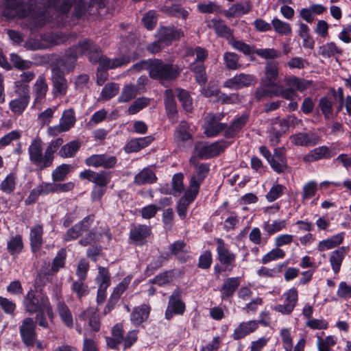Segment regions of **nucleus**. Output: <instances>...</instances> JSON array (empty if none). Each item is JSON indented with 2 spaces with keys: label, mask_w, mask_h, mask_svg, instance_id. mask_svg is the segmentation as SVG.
Segmentation results:
<instances>
[{
  "label": "nucleus",
  "mask_w": 351,
  "mask_h": 351,
  "mask_svg": "<svg viewBox=\"0 0 351 351\" xmlns=\"http://www.w3.org/2000/svg\"><path fill=\"white\" fill-rule=\"evenodd\" d=\"M93 221V216H88L85 217L80 223L75 224L73 227L69 228L64 236L65 241H70L76 239L78 237L82 234L90 226Z\"/></svg>",
  "instance_id": "f3484780"
},
{
  "label": "nucleus",
  "mask_w": 351,
  "mask_h": 351,
  "mask_svg": "<svg viewBox=\"0 0 351 351\" xmlns=\"http://www.w3.org/2000/svg\"><path fill=\"white\" fill-rule=\"evenodd\" d=\"M286 187L282 184H276L274 185L266 195V199L269 202H272L279 198L283 193Z\"/></svg>",
  "instance_id": "774afa93"
},
{
  "label": "nucleus",
  "mask_w": 351,
  "mask_h": 351,
  "mask_svg": "<svg viewBox=\"0 0 351 351\" xmlns=\"http://www.w3.org/2000/svg\"><path fill=\"white\" fill-rule=\"evenodd\" d=\"M57 107L48 108L38 115V121L42 125H49L53 119Z\"/></svg>",
  "instance_id": "338daca9"
},
{
  "label": "nucleus",
  "mask_w": 351,
  "mask_h": 351,
  "mask_svg": "<svg viewBox=\"0 0 351 351\" xmlns=\"http://www.w3.org/2000/svg\"><path fill=\"white\" fill-rule=\"evenodd\" d=\"M150 308L147 304H142L134 308L130 319L134 325H140L148 318Z\"/></svg>",
  "instance_id": "72a5a7b5"
},
{
  "label": "nucleus",
  "mask_w": 351,
  "mask_h": 351,
  "mask_svg": "<svg viewBox=\"0 0 351 351\" xmlns=\"http://www.w3.org/2000/svg\"><path fill=\"white\" fill-rule=\"evenodd\" d=\"M87 51H88L89 59L92 62H98L100 64V67L106 69H114L121 66L128 64L131 60H134L137 58V56H134L132 58L121 57L110 60L102 56L100 49L89 40H84L79 43L77 46L69 49L66 52V57L69 60H74Z\"/></svg>",
  "instance_id": "f257e3e1"
},
{
  "label": "nucleus",
  "mask_w": 351,
  "mask_h": 351,
  "mask_svg": "<svg viewBox=\"0 0 351 351\" xmlns=\"http://www.w3.org/2000/svg\"><path fill=\"white\" fill-rule=\"evenodd\" d=\"M282 304H276L274 310L282 315H290L294 310L298 301V292L296 288L291 287L282 294Z\"/></svg>",
  "instance_id": "0eeeda50"
},
{
  "label": "nucleus",
  "mask_w": 351,
  "mask_h": 351,
  "mask_svg": "<svg viewBox=\"0 0 351 351\" xmlns=\"http://www.w3.org/2000/svg\"><path fill=\"white\" fill-rule=\"evenodd\" d=\"M278 74V64L276 62H269L265 66V77L262 80L266 82L275 83Z\"/></svg>",
  "instance_id": "5fc2aeb1"
},
{
  "label": "nucleus",
  "mask_w": 351,
  "mask_h": 351,
  "mask_svg": "<svg viewBox=\"0 0 351 351\" xmlns=\"http://www.w3.org/2000/svg\"><path fill=\"white\" fill-rule=\"evenodd\" d=\"M138 93V88L133 84L125 85L119 97L120 102H128L134 98Z\"/></svg>",
  "instance_id": "8fccbe9b"
},
{
  "label": "nucleus",
  "mask_w": 351,
  "mask_h": 351,
  "mask_svg": "<svg viewBox=\"0 0 351 351\" xmlns=\"http://www.w3.org/2000/svg\"><path fill=\"white\" fill-rule=\"evenodd\" d=\"M256 83V77L250 74L240 73L227 80L223 86L226 88L237 90L254 85Z\"/></svg>",
  "instance_id": "ddd939ff"
},
{
  "label": "nucleus",
  "mask_w": 351,
  "mask_h": 351,
  "mask_svg": "<svg viewBox=\"0 0 351 351\" xmlns=\"http://www.w3.org/2000/svg\"><path fill=\"white\" fill-rule=\"evenodd\" d=\"M258 327V322L250 320L241 322L234 330L232 338L239 340L254 332Z\"/></svg>",
  "instance_id": "393cba45"
},
{
  "label": "nucleus",
  "mask_w": 351,
  "mask_h": 351,
  "mask_svg": "<svg viewBox=\"0 0 351 351\" xmlns=\"http://www.w3.org/2000/svg\"><path fill=\"white\" fill-rule=\"evenodd\" d=\"M202 182V178H199L198 180L193 178L190 180L188 189L185 192L184 197L180 199L177 205V212L180 218H186L187 208L198 194L199 185Z\"/></svg>",
  "instance_id": "39448f33"
},
{
  "label": "nucleus",
  "mask_w": 351,
  "mask_h": 351,
  "mask_svg": "<svg viewBox=\"0 0 351 351\" xmlns=\"http://www.w3.org/2000/svg\"><path fill=\"white\" fill-rule=\"evenodd\" d=\"M271 28L278 35L291 36L292 34V28L291 25L277 17H274L271 21Z\"/></svg>",
  "instance_id": "c9c22d12"
},
{
  "label": "nucleus",
  "mask_w": 351,
  "mask_h": 351,
  "mask_svg": "<svg viewBox=\"0 0 351 351\" xmlns=\"http://www.w3.org/2000/svg\"><path fill=\"white\" fill-rule=\"evenodd\" d=\"M80 146V143L77 141H70L61 147L58 154L63 158L73 157Z\"/></svg>",
  "instance_id": "ea45409f"
},
{
  "label": "nucleus",
  "mask_w": 351,
  "mask_h": 351,
  "mask_svg": "<svg viewBox=\"0 0 351 351\" xmlns=\"http://www.w3.org/2000/svg\"><path fill=\"white\" fill-rule=\"evenodd\" d=\"M23 306L25 313L33 315L38 311H46V315L50 319L54 317L52 308L48 297L36 290L30 289L25 295Z\"/></svg>",
  "instance_id": "7ed1b4c3"
},
{
  "label": "nucleus",
  "mask_w": 351,
  "mask_h": 351,
  "mask_svg": "<svg viewBox=\"0 0 351 351\" xmlns=\"http://www.w3.org/2000/svg\"><path fill=\"white\" fill-rule=\"evenodd\" d=\"M219 119L220 118L212 114L205 117L203 129L206 136H215L226 128V125L220 123Z\"/></svg>",
  "instance_id": "4468645a"
},
{
  "label": "nucleus",
  "mask_w": 351,
  "mask_h": 351,
  "mask_svg": "<svg viewBox=\"0 0 351 351\" xmlns=\"http://www.w3.org/2000/svg\"><path fill=\"white\" fill-rule=\"evenodd\" d=\"M183 36V32L174 27H162L158 32V37L160 38V42H163L166 46Z\"/></svg>",
  "instance_id": "4be33fe9"
},
{
  "label": "nucleus",
  "mask_w": 351,
  "mask_h": 351,
  "mask_svg": "<svg viewBox=\"0 0 351 351\" xmlns=\"http://www.w3.org/2000/svg\"><path fill=\"white\" fill-rule=\"evenodd\" d=\"M228 43L233 49L243 52L245 55H249L254 51L250 45H247L241 40L235 39L232 37V36L228 40Z\"/></svg>",
  "instance_id": "bf43d9fd"
},
{
  "label": "nucleus",
  "mask_w": 351,
  "mask_h": 351,
  "mask_svg": "<svg viewBox=\"0 0 351 351\" xmlns=\"http://www.w3.org/2000/svg\"><path fill=\"white\" fill-rule=\"evenodd\" d=\"M335 148H329L327 146H320L311 151L303 157V160L306 162H312L322 158H330L336 155Z\"/></svg>",
  "instance_id": "6ab92c4d"
},
{
  "label": "nucleus",
  "mask_w": 351,
  "mask_h": 351,
  "mask_svg": "<svg viewBox=\"0 0 351 351\" xmlns=\"http://www.w3.org/2000/svg\"><path fill=\"white\" fill-rule=\"evenodd\" d=\"M349 251V247L342 246L331 252L329 256V262L331 269L335 274L340 271L343 261Z\"/></svg>",
  "instance_id": "a878e982"
},
{
  "label": "nucleus",
  "mask_w": 351,
  "mask_h": 351,
  "mask_svg": "<svg viewBox=\"0 0 351 351\" xmlns=\"http://www.w3.org/2000/svg\"><path fill=\"white\" fill-rule=\"evenodd\" d=\"M174 278L173 271H167L158 276L154 278L149 280L152 284H156L159 286H162L170 283Z\"/></svg>",
  "instance_id": "4d7b16f0"
},
{
  "label": "nucleus",
  "mask_w": 351,
  "mask_h": 351,
  "mask_svg": "<svg viewBox=\"0 0 351 351\" xmlns=\"http://www.w3.org/2000/svg\"><path fill=\"white\" fill-rule=\"evenodd\" d=\"M149 76L160 81L173 80L177 77L180 70L171 64H165L160 60H152L149 64Z\"/></svg>",
  "instance_id": "20e7f679"
},
{
  "label": "nucleus",
  "mask_w": 351,
  "mask_h": 351,
  "mask_svg": "<svg viewBox=\"0 0 351 351\" xmlns=\"http://www.w3.org/2000/svg\"><path fill=\"white\" fill-rule=\"evenodd\" d=\"M36 324L31 317L25 318L19 328L20 335L23 342L28 346H33L36 339Z\"/></svg>",
  "instance_id": "9d476101"
},
{
  "label": "nucleus",
  "mask_w": 351,
  "mask_h": 351,
  "mask_svg": "<svg viewBox=\"0 0 351 351\" xmlns=\"http://www.w3.org/2000/svg\"><path fill=\"white\" fill-rule=\"evenodd\" d=\"M58 314L66 326L71 328L73 325V319L69 307L62 302L58 304Z\"/></svg>",
  "instance_id": "79ce46f5"
},
{
  "label": "nucleus",
  "mask_w": 351,
  "mask_h": 351,
  "mask_svg": "<svg viewBox=\"0 0 351 351\" xmlns=\"http://www.w3.org/2000/svg\"><path fill=\"white\" fill-rule=\"evenodd\" d=\"M216 242L217 257L219 262L222 265L232 267L236 259V255L230 252L223 239H217Z\"/></svg>",
  "instance_id": "412c9836"
},
{
  "label": "nucleus",
  "mask_w": 351,
  "mask_h": 351,
  "mask_svg": "<svg viewBox=\"0 0 351 351\" xmlns=\"http://www.w3.org/2000/svg\"><path fill=\"white\" fill-rule=\"evenodd\" d=\"M282 346L285 351H292L293 339L291 335V329L283 328L280 331Z\"/></svg>",
  "instance_id": "052dcab7"
},
{
  "label": "nucleus",
  "mask_w": 351,
  "mask_h": 351,
  "mask_svg": "<svg viewBox=\"0 0 351 351\" xmlns=\"http://www.w3.org/2000/svg\"><path fill=\"white\" fill-rule=\"evenodd\" d=\"M165 104L169 113L175 114L177 112L176 103L174 95L171 90H166L165 92Z\"/></svg>",
  "instance_id": "69168bd1"
},
{
  "label": "nucleus",
  "mask_w": 351,
  "mask_h": 351,
  "mask_svg": "<svg viewBox=\"0 0 351 351\" xmlns=\"http://www.w3.org/2000/svg\"><path fill=\"white\" fill-rule=\"evenodd\" d=\"M10 61L13 64L14 66L19 70L29 69L33 65L32 62L24 60L16 53L10 54Z\"/></svg>",
  "instance_id": "6e6d98bb"
},
{
  "label": "nucleus",
  "mask_w": 351,
  "mask_h": 351,
  "mask_svg": "<svg viewBox=\"0 0 351 351\" xmlns=\"http://www.w3.org/2000/svg\"><path fill=\"white\" fill-rule=\"evenodd\" d=\"M210 23L211 24L209 25V26L212 27L215 29V33L219 36L224 37L228 40L232 36L231 29L223 21L217 19H213Z\"/></svg>",
  "instance_id": "58836bf2"
},
{
  "label": "nucleus",
  "mask_w": 351,
  "mask_h": 351,
  "mask_svg": "<svg viewBox=\"0 0 351 351\" xmlns=\"http://www.w3.org/2000/svg\"><path fill=\"white\" fill-rule=\"evenodd\" d=\"M151 230L145 225L133 226L130 230V238L136 244L141 243L143 241L149 236Z\"/></svg>",
  "instance_id": "7c9ffc66"
},
{
  "label": "nucleus",
  "mask_w": 351,
  "mask_h": 351,
  "mask_svg": "<svg viewBox=\"0 0 351 351\" xmlns=\"http://www.w3.org/2000/svg\"><path fill=\"white\" fill-rule=\"evenodd\" d=\"M24 244L21 234L11 235L6 243V249L13 258H16L22 252Z\"/></svg>",
  "instance_id": "c85d7f7f"
},
{
  "label": "nucleus",
  "mask_w": 351,
  "mask_h": 351,
  "mask_svg": "<svg viewBox=\"0 0 351 351\" xmlns=\"http://www.w3.org/2000/svg\"><path fill=\"white\" fill-rule=\"evenodd\" d=\"M285 255L286 254L283 250L276 247L262 257L261 263L264 265L267 264L271 261L282 259L285 258Z\"/></svg>",
  "instance_id": "c03bdc74"
},
{
  "label": "nucleus",
  "mask_w": 351,
  "mask_h": 351,
  "mask_svg": "<svg viewBox=\"0 0 351 351\" xmlns=\"http://www.w3.org/2000/svg\"><path fill=\"white\" fill-rule=\"evenodd\" d=\"M223 61L227 69L237 70L240 68L239 56L233 52H226L223 54Z\"/></svg>",
  "instance_id": "864d4df0"
},
{
  "label": "nucleus",
  "mask_w": 351,
  "mask_h": 351,
  "mask_svg": "<svg viewBox=\"0 0 351 351\" xmlns=\"http://www.w3.org/2000/svg\"><path fill=\"white\" fill-rule=\"evenodd\" d=\"M13 94L16 97L9 102V108L16 115L22 114L29 104L30 90H27L26 86L19 84L17 89L14 88Z\"/></svg>",
  "instance_id": "423d86ee"
},
{
  "label": "nucleus",
  "mask_w": 351,
  "mask_h": 351,
  "mask_svg": "<svg viewBox=\"0 0 351 351\" xmlns=\"http://www.w3.org/2000/svg\"><path fill=\"white\" fill-rule=\"evenodd\" d=\"M110 274L105 267H99L98 275L96 277V282L99 285V287L108 288L110 285Z\"/></svg>",
  "instance_id": "0e129e2a"
},
{
  "label": "nucleus",
  "mask_w": 351,
  "mask_h": 351,
  "mask_svg": "<svg viewBox=\"0 0 351 351\" xmlns=\"http://www.w3.org/2000/svg\"><path fill=\"white\" fill-rule=\"evenodd\" d=\"M190 69L192 71H193L195 73V80L197 82L199 83L200 85L205 84V83L207 81V77L205 71V68L203 64H191L190 66Z\"/></svg>",
  "instance_id": "603ef678"
},
{
  "label": "nucleus",
  "mask_w": 351,
  "mask_h": 351,
  "mask_svg": "<svg viewBox=\"0 0 351 351\" xmlns=\"http://www.w3.org/2000/svg\"><path fill=\"white\" fill-rule=\"evenodd\" d=\"M229 145L225 141H217L211 144L199 143L196 145L198 156L202 158H209L218 156Z\"/></svg>",
  "instance_id": "6e6552de"
},
{
  "label": "nucleus",
  "mask_w": 351,
  "mask_h": 351,
  "mask_svg": "<svg viewBox=\"0 0 351 351\" xmlns=\"http://www.w3.org/2000/svg\"><path fill=\"white\" fill-rule=\"evenodd\" d=\"M192 130L186 121H181L174 132V141L178 146H182L185 142L190 141L192 138Z\"/></svg>",
  "instance_id": "cd10ccee"
},
{
  "label": "nucleus",
  "mask_w": 351,
  "mask_h": 351,
  "mask_svg": "<svg viewBox=\"0 0 351 351\" xmlns=\"http://www.w3.org/2000/svg\"><path fill=\"white\" fill-rule=\"evenodd\" d=\"M290 141L297 146H313L318 143L319 137L313 133L299 132L291 135Z\"/></svg>",
  "instance_id": "bb28decb"
},
{
  "label": "nucleus",
  "mask_w": 351,
  "mask_h": 351,
  "mask_svg": "<svg viewBox=\"0 0 351 351\" xmlns=\"http://www.w3.org/2000/svg\"><path fill=\"white\" fill-rule=\"evenodd\" d=\"M248 117L246 114H243L235 119L232 125L226 130V135L228 136H233L245 125Z\"/></svg>",
  "instance_id": "49530a36"
},
{
  "label": "nucleus",
  "mask_w": 351,
  "mask_h": 351,
  "mask_svg": "<svg viewBox=\"0 0 351 351\" xmlns=\"http://www.w3.org/2000/svg\"><path fill=\"white\" fill-rule=\"evenodd\" d=\"M182 291L176 289L169 298L167 308L165 311V317L170 319L174 315H182L185 311V304L181 300Z\"/></svg>",
  "instance_id": "f8f14e48"
},
{
  "label": "nucleus",
  "mask_w": 351,
  "mask_h": 351,
  "mask_svg": "<svg viewBox=\"0 0 351 351\" xmlns=\"http://www.w3.org/2000/svg\"><path fill=\"white\" fill-rule=\"evenodd\" d=\"M75 121L76 118L74 110L73 108H69L63 111L62 114L60 119L59 123L67 132L74 126Z\"/></svg>",
  "instance_id": "a19ab883"
},
{
  "label": "nucleus",
  "mask_w": 351,
  "mask_h": 351,
  "mask_svg": "<svg viewBox=\"0 0 351 351\" xmlns=\"http://www.w3.org/2000/svg\"><path fill=\"white\" fill-rule=\"evenodd\" d=\"M287 85L289 86L293 87L295 92H303L311 86V82L295 77H292L288 80Z\"/></svg>",
  "instance_id": "3c124183"
},
{
  "label": "nucleus",
  "mask_w": 351,
  "mask_h": 351,
  "mask_svg": "<svg viewBox=\"0 0 351 351\" xmlns=\"http://www.w3.org/2000/svg\"><path fill=\"white\" fill-rule=\"evenodd\" d=\"M176 91L178 98L184 109L187 112H191L193 109V103L189 93L186 90L181 88H178Z\"/></svg>",
  "instance_id": "de8ad7c7"
},
{
  "label": "nucleus",
  "mask_w": 351,
  "mask_h": 351,
  "mask_svg": "<svg viewBox=\"0 0 351 351\" xmlns=\"http://www.w3.org/2000/svg\"><path fill=\"white\" fill-rule=\"evenodd\" d=\"M88 323V326L91 332H97L100 328V322L97 309L93 307L83 311L77 320L76 329L80 334H82V330L80 326V322Z\"/></svg>",
  "instance_id": "1a4fd4ad"
},
{
  "label": "nucleus",
  "mask_w": 351,
  "mask_h": 351,
  "mask_svg": "<svg viewBox=\"0 0 351 351\" xmlns=\"http://www.w3.org/2000/svg\"><path fill=\"white\" fill-rule=\"evenodd\" d=\"M64 141L58 138L51 141L43 153V142L38 137L34 138L28 147L29 159L32 164L40 169L50 167L54 159V154Z\"/></svg>",
  "instance_id": "f03ea898"
},
{
  "label": "nucleus",
  "mask_w": 351,
  "mask_h": 351,
  "mask_svg": "<svg viewBox=\"0 0 351 351\" xmlns=\"http://www.w3.org/2000/svg\"><path fill=\"white\" fill-rule=\"evenodd\" d=\"M117 158L106 154H95L87 158L85 163L87 166L94 167L111 168L115 165Z\"/></svg>",
  "instance_id": "a211bd4d"
},
{
  "label": "nucleus",
  "mask_w": 351,
  "mask_h": 351,
  "mask_svg": "<svg viewBox=\"0 0 351 351\" xmlns=\"http://www.w3.org/2000/svg\"><path fill=\"white\" fill-rule=\"evenodd\" d=\"M66 256V250L61 249L57 253V255L53 258L51 265V271L53 273L57 272L60 269L64 267L65 265V259Z\"/></svg>",
  "instance_id": "13d9d810"
},
{
  "label": "nucleus",
  "mask_w": 351,
  "mask_h": 351,
  "mask_svg": "<svg viewBox=\"0 0 351 351\" xmlns=\"http://www.w3.org/2000/svg\"><path fill=\"white\" fill-rule=\"evenodd\" d=\"M320 54L325 58L335 57L340 55L342 50L338 47L334 43H327L319 47Z\"/></svg>",
  "instance_id": "a18cd8bd"
},
{
  "label": "nucleus",
  "mask_w": 351,
  "mask_h": 351,
  "mask_svg": "<svg viewBox=\"0 0 351 351\" xmlns=\"http://www.w3.org/2000/svg\"><path fill=\"white\" fill-rule=\"evenodd\" d=\"M317 191V184L315 181H309L306 182L302 188V198L303 201L313 197Z\"/></svg>",
  "instance_id": "e2e57ef3"
},
{
  "label": "nucleus",
  "mask_w": 351,
  "mask_h": 351,
  "mask_svg": "<svg viewBox=\"0 0 351 351\" xmlns=\"http://www.w3.org/2000/svg\"><path fill=\"white\" fill-rule=\"evenodd\" d=\"M346 233L341 232L318 242L317 250L319 252L334 249L340 245L344 240Z\"/></svg>",
  "instance_id": "5701e85b"
},
{
  "label": "nucleus",
  "mask_w": 351,
  "mask_h": 351,
  "mask_svg": "<svg viewBox=\"0 0 351 351\" xmlns=\"http://www.w3.org/2000/svg\"><path fill=\"white\" fill-rule=\"evenodd\" d=\"M280 84L277 83L266 82L261 81L260 86L255 92V97L258 100H261L264 97H272L274 96H279Z\"/></svg>",
  "instance_id": "b1692460"
},
{
  "label": "nucleus",
  "mask_w": 351,
  "mask_h": 351,
  "mask_svg": "<svg viewBox=\"0 0 351 351\" xmlns=\"http://www.w3.org/2000/svg\"><path fill=\"white\" fill-rule=\"evenodd\" d=\"M48 91V85L43 75H40L36 79L33 86L34 106L43 104L46 99Z\"/></svg>",
  "instance_id": "aec40b11"
},
{
  "label": "nucleus",
  "mask_w": 351,
  "mask_h": 351,
  "mask_svg": "<svg viewBox=\"0 0 351 351\" xmlns=\"http://www.w3.org/2000/svg\"><path fill=\"white\" fill-rule=\"evenodd\" d=\"M240 285L239 277L227 278L223 283L220 289L221 298L223 300L230 298Z\"/></svg>",
  "instance_id": "c756f323"
},
{
  "label": "nucleus",
  "mask_w": 351,
  "mask_h": 351,
  "mask_svg": "<svg viewBox=\"0 0 351 351\" xmlns=\"http://www.w3.org/2000/svg\"><path fill=\"white\" fill-rule=\"evenodd\" d=\"M162 10L167 14L174 15L184 19H186L189 15V12L178 5H173L171 7L165 5Z\"/></svg>",
  "instance_id": "680f3d73"
},
{
  "label": "nucleus",
  "mask_w": 351,
  "mask_h": 351,
  "mask_svg": "<svg viewBox=\"0 0 351 351\" xmlns=\"http://www.w3.org/2000/svg\"><path fill=\"white\" fill-rule=\"evenodd\" d=\"M301 120L295 116H288L283 119H276L275 124L278 125L280 128V134L287 131L290 126H295L301 123Z\"/></svg>",
  "instance_id": "37998d69"
},
{
  "label": "nucleus",
  "mask_w": 351,
  "mask_h": 351,
  "mask_svg": "<svg viewBox=\"0 0 351 351\" xmlns=\"http://www.w3.org/2000/svg\"><path fill=\"white\" fill-rule=\"evenodd\" d=\"M52 83L54 97H62L66 95L68 89L67 81L62 72L56 68L52 69Z\"/></svg>",
  "instance_id": "dca6fc26"
},
{
  "label": "nucleus",
  "mask_w": 351,
  "mask_h": 351,
  "mask_svg": "<svg viewBox=\"0 0 351 351\" xmlns=\"http://www.w3.org/2000/svg\"><path fill=\"white\" fill-rule=\"evenodd\" d=\"M252 10V5L250 2L239 3L232 5L225 12L226 17H239L247 14Z\"/></svg>",
  "instance_id": "473e14b6"
},
{
  "label": "nucleus",
  "mask_w": 351,
  "mask_h": 351,
  "mask_svg": "<svg viewBox=\"0 0 351 351\" xmlns=\"http://www.w3.org/2000/svg\"><path fill=\"white\" fill-rule=\"evenodd\" d=\"M3 13L8 19H22L28 15L29 11L21 0H8Z\"/></svg>",
  "instance_id": "9b49d317"
},
{
  "label": "nucleus",
  "mask_w": 351,
  "mask_h": 351,
  "mask_svg": "<svg viewBox=\"0 0 351 351\" xmlns=\"http://www.w3.org/2000/svg\"><path fill=\"white\" fill-rule=\"evenodd\" d=\"M287 225V223L285 219H278L273 221L271 223L264 221L262 228L268 236H271L285 229Z\"/></svg>",
  "instance_id": "f704fd0d"
},
{
  "label": "nucleus",
  "mask_w": 351,
  "mask_h": 351,
  "mask_svg": "<svg viewBox=\"0 0 351 351\" xmlns=\"http://www.w3.org/2000/svg\"><path fill=\"white\" fill-rule=\"evenodd\" d=\"M332 105L333 101L328 97H324L319 99V107L324 117L327 119H331L333 117Z\"/></svg>",
  "instance_id": "09e8293b"
},
{
  "label": "nucleus",
  "mask_w": 351,
  "mask_h": 351,
  "mask_svg": "<svg viewBox=\"0 0 351 351\" xmlns=\"http://www.w3.org/2000/svg\"><path fill=\"white\" fill-rule=\"evenodd\" d=\"M269 164L277 173H284L290 169L287 165L285 152L283 148L275 149L272 158L269 160Z\"/></svg>",
  "instance_id": "2eb2a0df"
},
{
  "label": "nucleus",
  "mask_w": 351,
  "mask_h": 351,
  "mask_svg": "<svg viewBox=\"0 0 351 351\" xmlns=\"http://www.w3.org/2000/svg\"><path fill=\"white\" fill-rule=\"evenodd\" d=\"M156 180V176L150 168H144L134 178V183L138 185L151 184Z\"/></svg>",
  "instance_id": "e433bc0d"
},
{
  "label": "nucleus",
  "mask_w": 351,
  "mask_h": 351,
  "mask_svg": "<svg viewBox=\"0 0 351 351\" xmlns=\"http://www.w3.org/2000/svg\"><path fill=\"white\" fill-rule=\"evenodd\" d=\"M43 229L40 225H35L30 229L29 239L34 252L38 250L43 244Z\"/></svg>",
  "instance_id": "2f4dec72"
},
{
  "label": "nucleus",
  "mask_w": 351,
  "mask_h": 351,
  "mask_svg": "<svg viewBox=\"0 0 351 351\" xmlns=\"http://www.w3.org/2000/svg\"><path fill=\"white\" fill-rule=\"evenodd\" d=\"M72 169L73 167L69 164H62L58 166L51 172L52 181L53 182L64 181Z\"/></svg>",
  "instance_id": "4c0bfd02"
}]
</instances>
